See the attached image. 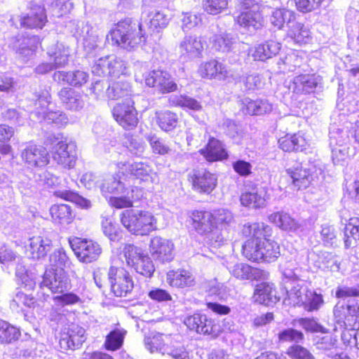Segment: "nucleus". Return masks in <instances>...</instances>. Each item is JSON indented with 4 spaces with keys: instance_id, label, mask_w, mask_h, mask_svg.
<instances>
[{
    "instance_id": "62",
    "label": "nucleus",
    "mask_w": 359,
    "mask_h": 359,
    "mask_svg": "<svg viewBox=\"0 0 359 359\" xmlns=\"http://www.w3.org/2000/svg\"><path fill=\"white\" fill-rule=\"evenodd\" d=\"M205 306L211 311L219 316L228 315L231 312V309L228 306L217 302H206Z\"/></svg>"
},
{
    "instance_id": "14",
    "label": "nucleus",
    "mask_w": 359,
    "mask_h": 359,
    "mask_svg": "<svg viewBox=\"0 0 359 359\" xmlns=\"http://www.w3.org/2000/svg\"><path fill=\"white\" fill-rule=\"evenodd\" d=\"M22 160L27 168L41 169L50 163L49 152L47 149L38 144H30L22 151Z\"/></svg>"
},
{
    "instance_id": "43",
    "label": "nucleus",
    "mask_w": 359,
    "mask_h": 359,
    "mask_svg": "<svg viewBox=\"0 0 359 359\" xmlns=\"http://www.w3.org/2000/svg\"><path fill=\"white\" fill-rule=\"evenodd\" d=\"M294 18L292 12L285 8L276 9L271 17V22L274 27L280 29L286 22H290Z\"/></svg>"
},
{
    "instance_id": "2",
    "label": "nucleus",
    "mask_w": 359,
    "mask_h": 359,
    "mask_svg": "<svg viewBox=\"0 0 359 359\" xmlns=\"http://www.w3.org/2000/svg\"><path fill=\"white\" fill-rule=\"evenodd\" d=\"M107 39L112 46L131 50L144 43L146 36L141 22L132 18H125L113 25Z\"/></svg>"
},
{
    "instance_id": "17",
    "label": "nucleus",
    "mask_w": 359,
    "mask_h": 359,
    "mask_svg": "<svg viewBox=\"0 0 359 359\" xmlns=\"http://www.w3.org/2000/svg\"><path fill=\"white\" fill-rule=\"evenodd\" d=\"M85 330L78 324L71 323L60 332L59 345L61 349L74 350L85 341Z\"/></svg>"
},
{
    "instance_id": "26",
    "label": "nucleus",
    "mask_w": 359,
    "mask_h": 359,
    "mask_svg": "<svg viewBox=\"0 0 359 359\" xmlns=\"http://www.w3.org/2000/svg\"><path fill=\"white\" fill-rule=\"evenodd\" d=\"M173 342V337L156 332H150L144 339L146 348L150 353H161L165 354L168 345Z\"/></svg>"
},
{
    "instance_id": "35",
    "label": "nucleus",
    "mask_w": 359,
    "mask_h": 359,
    "mask_svg": "<svg viewBox=\"0 0 359 359\" xmlns=\"http://www.w3.org/2000/svg\"><path fill=\"white\" fill-rule=\"evenodd\" d=\"M127 332L123 329L115 328L110 331L105 337L104 348L110 351L120 349L123 344Z\"/></svg>"
},
{
    "instance_id": "33",
    "label": "nucleus",
    "mask_w": 359,
    "mask_h": 359,
    "mask_svg": "<svg viewBox=\"0 0 359 359\" xmlns=\"http://www.w3.org/2000/svg\"><path fill=\"white\" fill-rule=\"evenodd\" d=\"M289 298L293 302L294 304L304 306V309L308 311H311L314 309L313 294L310 292L309 295L306 288L293 289L289 294Z\"/></svg>"
},
{
    "instance_id": "47",
    "label": "nucleus",
    "mask_w": 359,
    "mask_h": 359,
    "mask_svg": "<svg viewBox=\"0 0 359 359\" xmlns=\"http://www.w3.org/2000/svg\"><path fill=\"white\" fill-rule=\"evenodd\" d=\"M133 269L137 273L148 278L151 277L155 271L152 261L150 257L145 254L143 255L140 260L137 262V265H135Z\"/></svg>"
},
{
    "instance_id": "61",
    "label": "nucleus",
    "mask_w": 359,
    "mask_h": 359,
    "mask_svg": "<svg viewBox=\"0 0 359 359\" xmlns=\"http://www.w3.org/2000/svg\"><path fill=\"white\" fill-rule=\"evenodd\" d=\"M15 255L13 250L7 245L0 243V262L8 263L15 260Z\"/></svg>"
},
{
    "instance_id": "49",
    "label": "nucleus",
    "mask_w": 359,
    "mask_h": 359,
    "mask_svg": "<svg viewBox=\"0 0 359 359\" xmlns=\"http://www.w3.org/2000/svg\"><path fill=\"white\" fill-rule=\"evenodd\" d=\"M165 354L170 355L173 359H189L188 351L174 338L173 342L168 345Z\"/></svg>"
},
{
    "instance_id": "54",
    "label": "nucleus",
    "mask_w": 359,
    "mask_h": 359,
    "mask_svg": "<svg viewBox=\"0 0 359 359\" xmlns=\"http://www.w3.org/2000/svg\"><path fill=\"white\" fill-rule=\"evenodd\" d=\"M232 168L236 173L241 177H248L252 173V165L244 160H237L232 163Z\"/></svg>"
},
{
    "instance_id": "31",
    "label": "nucleus",
    "mask_w": 359,
    "mask_h": 359,
    "mask_svg": "<svg viewBox=\"0 0 359 359\" xmlns=\"http://www.w3.org/2000/svg\"><path fill=\"white\" fill-rule=\"evenodd\" d=\"M344 245L346 248H351L359 241V216L351 217L344 226Z\"/></svg>"
},
{
    "instance_id": "44",
    "label": "nucleus",
    "mask_w": 359,
    "mask_h": 359,
    "mask_svg": "<svg viewBox=\"0 0 359 359\" xmlns=\"http://www.w3.org/2000/svg\"><path fill=\"white\" fill-rule=\"evenodd\" d=\"M27 251L34 259H39L46 255V245L40 236L32 237L29 240Z\"/></svg>"
},
{
    "instance_id": "60",
    "label": "nucleus",
    "mask_w": 359,
    "mask_h": 359,
    "mask_svg": "<svg viewBox=\"0 0 359 359\" xmlns=\"http://www.w3.org/2000/svg\"><path fill=\"white\" fill-rule=\"evenodd\" d=\"M15 297L18 302L27 308H34L37 305V300L33 295L27 294L23 292H18Z\"/></svg>"
},
{
    "instance_id": "41",
    "label": "nucleus",
    "mask_w": 359,
    "mask_h": 359,
    "mask_svg": "<svg viewBox=\"0 0 359 359\" xmlns=\"http://www.w3.org/2000/svg\"><path fill=\"white\" fill-rule=\"evenodd\" d=\"M122 252L127 265L132 268L137 265V262L144 255L141 249L133 244H126Z\"/></svg>"
},
{
    "instance_id": "27",
    "label": "nucleus",
    "mask_w": 359,
    "mask_h": 359,
    "mask_svg": "<svg viewBox=\"0 0 359 359\" xmlns=\"http://www.w3.org/2000/svg\"><path fill=\"white\" fill-rule=\"evenodd\" d=\"M53 78L58 83L80 88L88 82V75L86 72L76 70L74 72L57 71Z\"/></svg>"
},
{
    "instance_id": "18",
    "label": "nucleus",
    "mask_w": 359,
    "mask_h": 359,
    "mask_svg": "<svg viewBox=\"0 0 359 359\" xmlns=\"http://www.w3.org/2000/svg\"><path fill=\"white\" fill-rule=\"evenodd\" d=\"M198 152L210 163L224 161L229 158L224 143L213 136L209 137L207 143Z\"/></svg>"
},
{
    "instance_id": "38",
    "label": "nucleus",
    "mask_w": 359,
    "mask_h": 359,
    "mask_svg": "<svg viewBox=\"0 0 359 359\" xmlns=\"http://www.w3.org/2000/svg\"><path fill=\"white\" fill-rule=\"evenodd\" d=\"M277 49L274 41H267L255 47L252 57L255 60L263 61L276 55Z\"/></svg>"
},
{
    "instance_id": "32",
    "label": "nucleus",
    "mask_w": 359,
    "mask_h": 359,
    "mask_svg": "<svg viewBox=\"0 0 359 359\" xmlns=\"http://www.w3.org/2000/svg\"><path fill=\"white\" fill-rule=\"evenodd\" d=\"M156 122L158 127L165 131L170 132L174 130L179 121L177 114L170 110H159L155 112Z\"/></svg>"
},
{
    "instance_id": "45",
    "label": "nucleus",
    "mask_w": 359,
    "mask_h": 359,
    "mask_svg": "<svg viewBox=\"0 0 359 359\" xmlns=\"http://www.w3.org/2000/svg\"><path fill=\"white\" fill-rule=\"evenodd\" d=\"M173 105L183 109H189L193 111H200L202 109V105L195 98L189 97L186 95H180L176 97L173 102Z\"/></svg>"
},
{
    "instance_id": "23",
    "label": "nucleus",
    "mask_w": 359,
    "mask_h": 359,
    "mask_svg": "<svg viewBox=\"0 0 359 359\" xmlns=\"http://www.w3.org/2000/svg\"><path fill=\"white\" fill-rule=\"evenodd\" d=\"M198 72L201 78L208 80H225L228 77L225 65L215 59L201 63Z\"/></svg>"
},
{
    "instance_id": "59",
    "label": "nucleus",
    "mask_w": 359,
    "mask_h": 359,
    "mask_svg": "<svg viewBox=\"0 0 359 359\" xmlns=\"http://www.w3.org/2000/svg\"><path fill=\"white\" fill-rule=\"evenodd\" d=\"M18 284L27 290H34L36 286L35 280L27 272L20 273L18 275Z\"/></svg>"
},
{
    "instance_id": "57",
    "label": "nucleus",
    "mask_w": 359,
    "mask_h": 359,
    "mask_svg": "<svg viewBox=\"0 0 359 359\" xmlns=\"http://www.w3.org/2000/svg\"><path fill=\"white\" fill-rule=\"evenodd\" d=\"M335 296L339 299L359 297V285L354 287H338L336 290Z\"/></svg>"
},
{
    "instance_id": "36",
    "label": "nucleus",
    "mask_w": 359,
    "mask_h": 359,
    "mask_svg": "<svg viewBox=\"0 0 359 359\" xmlns=\"http://www.w3.org/2000/svg\"><path fill=\"white\" fill-rule=\"evenodd\" d=\"M170 18L161 11H151L149 14L148 27L153 32H159L169 24Z\"/></svg>"
},
{
    "instance_id": "8",
    "label": "nucleus",
    "mask_w": 359,
    "mask_h": 359,
    "mask_svg": "<svg viewBox=\"0 0 359 359\" xmlns=\"http://www.w3.org/2000/svg\"><path fill=\"white\" fill-rule=\"evenodd\" d=\"M111 115L116 123L125 130H135L140 123L138 111L134 100L130 97L116 103L111 109Z\"/></svg>"
},
{
    "instance_id": "34",
    "label": "nucleus",
    "mask_w": 359,
    "mask_h": 359,
    "mask_svg": "<svg viewBox=\"0 0 359 359\" xmlns=\"http://www.w3.org/2000/svg\"><path fill=\"white\" fill-rule=\"evenodd\" d=\"M21 337L20 330L7 321L0 320V344H9Z\"/></svg>"
},
{
    "instance_id": "64",
    "label": "nucleus",
    "mask_w": 359,
    "mask_h": 359,
    "mask_svg": "<svg viewBox=\"0 0 359 359\" xmlns=\"http://www.w3.org/2000/svg\"><path fill=\"white\" fill-rule=\"evenodd\" d=\"M254 359H287V357L283 351H265Z\"/></svg>"
},
{
    "instance_id": "55",
    "label": "nucleus",
    "mask_w": 359,
    "mask_h": 359,
    "mask_svg": "<svg viewBox=\"0 0 359 359\" xmlns=\"http://www.w3.org/2000/svg\"><path fill=\"white\" fill-rule=\"evenodd\" d=\"M181 21L182 27L187 29H191L202 24L201 15L190 12L184 13Z\"/></svg>"
},
{
    "instance_id": "37",
    "label": "nucleus",
    "mask_w": 359,
    "mask_h": 359,
    "mask_svg": "<svg viewBox=\"0 0 359 359\" xmlns=\"http://www.w3.org/2000/svg\"><path fill=\"white\" fill-rule=\"evenodd\" d=\"M15 130L8 124H0V154L6 156L12 152V147L8 142L13 137Z\"/></svg>"
},
{
    "instance_id": "30",
    "label": "nucleus",
    "mask_w": 359,
    "mask_h": 359,
    "mask_svg": "<svg viewBox=\"0 0 359 359\" xmlns=\"http://www.w3.org/2000/svg\"><path fill=\"white\" fill-rule=\"evenodd\" d=\"M278 145L285 152L299 151L306 149L308 142L302 135L287 133L279 138Z\"/></svg>"
},
{
    "instance_id": "6",
    "label": "nucleus",
    "mask_w": 359,
    "mask_h": 359,
    "mask_svg": "<svg viewBox=\"0 0 359 359\" xmlns=\"http://www.w3.org/2000/svg\"><path fill=\"white\" fill-rule=\"evenodd\" d=\"M120 222L135 236H144L157 229V219L146 209H127L120 214Z\"/></svg>"
},
{
    "instance_id": "53",
    "label": "nucleus",
    "mask_w": 359,
    "mask_h": 359,
    "mask_svg": "<svg viewBox=\"0 0 359 359\" xmlns=\"http://www.w3.org/2000/svg\"><path fill=\"white\" fill-rule=\"evenodd\" d=\"M148 142L154 154L158 155H165L170 151L169 147L160 138L155 136H151L148 138Z\"/></svg>"
},
{
    "instance_id": "7",
    "label": "nucleus",
    "mask_w": 359,
    "mask_h": 359,
    "mask_svg": "<svg viewBox=\"0 0 359 359\" xmlns=\"http://www.w3.org/2000/svg\"><path fill=\"white\" fill-rule=\"evenodd\" d=\"M184 323L190 332L210 339H217L223 332L219 320L205 313H194L185 318Z\"/></svg>"
},
{
    "instance_id": "48",
    "label": "nucleus",
    "mask_w": 359,
    "mask_h": 359,
    "mask_svg": "<svg viewBox=\"0 0 359 359\" xmlns=\"http://www.w3.org/2000/svg\"><path fill=\"white\" fill-rule=\"evenodd\" d=\"M304 334L294 328H287L280 331L278 339L281 342H299L304 340Z\"/></svg>"
},
{
    "instance_id": "28",
    "label": "nucleus",
    "mask_w": 359,
    "mask_h": 359,
    "mask_svg": "<svg viewBox=\"0 0 359 359\" xmlns=\"http://www.w3.org/2000/svg\"><path fill=\"white\" fill-rule=\"evenodd\" d=\"M172 244L168 240L154 236L150 241L149 250L152 256L162 262L172 259Z\"/></svg>"
},
{
    "instance_id": "16",
    "label": "nucleus",
    "mask_w": 359,
    "mask_h": 359,
    "mask_svg": "<svg viewBox=\"0 0 359 359\" xmlns=\"http://www.w3.org/2000/svg\"><path fill=\"white\" fill-rule=\"evenodd\" d=\"M52 158L57 165L65 169L74 167L76 161V146L67 140L57 142L53 147Z\"/></svg>"
},
{
    "instance_id": "11",
    "label": "nucleus",
    "mask_w": 359,
    "mask_h": 359,
    "mask_svg": "<svg viewBox=\"0 0 359 359\" xmlns=\"http://www.w3.org/2000/svg\"><path fill=\"white\" fill-rule=\"evenodd\" d=\"M264 16L261 6L255 0H242L241 11L234 18V22L238 26L249 29H259L264 26Z\"/></svg>"
},
{
    "instance_id": "52",
    "label": "nucleus",
    "mask_w": 359,
    "mask_h": 359,
    "mask_svg": "<svg viewBox=\"0 0 359 359\" xmlns=\"http://www.w3.org/2000/svg\"><path fill=\"white\" fill-rule=\"evenodd\" d=\"M286 354L292 359H310L311 354L309 351L298 344H294L288 347Z\"/></svg>"
},
{
    "instance_id": "10",
    "label": "nucleus",
    "mask_w": 359,
    "mask_h": 359,
    "mask_svg": "<svg viewBox=\"0 0 359 359\" xmlns=\"http://www.w3.org/2000/svg\"><path fill=\"white\" fill-rule=\"evenodd\" d=\"M111 292L117 297H126L134 288L130 272L122 265H111L107 272Z\"/></svg>"
},
{
    "instance_id": "21",
    "label": "nucleus",
    "mask_w": 359,
    "mask_h": 359,
    "mask_svg": "<svg viewBox=\"0 0 359 359\" xmlns=\"http://www.w3.org/2000/svg\"><path fill=\"white\" fill-rule=\"evenodd\" d=\"M266 187L258 188L253 187L250 190L243 192L240 196L242 205L253 209L264 208L269 198Z\"/></svg>"
},
{
    "instance_id": "12",
    "label": "nucleus",
    "mask_w": 359,
    "mask_h": 359,
    "mask_svg": "<svg viewBox=\"0 0 359 359\" xmlns=\"http://www.w3.org/2000/svg\"><path fill=\"white\" fill-rule=\"evenodd\" d=\"M70 245L78 260L84 264L97 261L102 252L100 245L93 239L75 237Z\"/></svg>"
},
{
    "instance_id": "40",
    "label": "nucleus",
    "mask_w": 359,
    "mask_h": 359,
    "mask_svg": "<svg viewBox=\"0 0 359 359\" xmlns=\"http://www.w3.org/2000/svg\"><path fill=\"white\" fill-rule=\"evenodd\" d=\"M292 182L298 189H303L309 187L312 182V175L306 169L295 168L291 174Z\"/></svg>"
},
{
    "instance_id": "46",
    "label": "nucleus",
    "mask_w": 359,
    "mask_h": 359,
    "mask_svg": "<svg viewBox=\"0 0 359 359\" xmlns=\"http://www.w3.org/2000/svg\"><path fill=\"white\" fill-rule=\"evenodd\" d=\"M133 269L137 273L148 278L151 277L155 271L152 261L150 257L145 254L143 255L140 260L137 262V265H135Z\"/></svg>"
},
{
    "instance_id": "56",
    "label": "nucleus",
    "mask_w": 359,
    "mask_h": 359,
    "mask_svg": "<svg viewBox=\"0 0 359 359\" xmlns=\"http://www.w3.org/2000/svg\"><path fill=\"white\" fill-rule=\"evenodd\" d=\"M148 297L151 299L158 302H170L172 299V295L168 290L158 287H155L149 290Z\"/></svg>"
},
{
    "instance_id": "13",
    "label": "nucleus",
    "mask_w": 359,
    "mask_h": 359,
    "mask_svg": "<svg viewBox=\"0 0 359 359\" xmlns=\"http://www.w3.org/2000/svg\"><path fill=\"white\" fill-rule=\"evenodd\" d=\"M187 177L191 189L200 194H210L218 184L217 174L208 168L194 169Z\"/></svg>"
},
{
    "instance_id": "22",
    "label": "nucleus",
    "mask_w": 359,
    "mask_h": 359,
    "mask_svg": "<svg viewBox=\"0 0 359 359\" xmlns=\"http://www.w3.org/2000/svg\"><path fill=\"white\" fill-rule=\"evenodd\" d=\"M166 282L172 288L184 289L195 285L193 274L184 269L169 270L165 274Z\"/></svg>"
},
{
    "instance_id": "63",
    "label": "nucleus",
    "mask_w": 359,
    "mask_h": 359,
    "mask_svg": "<svg viewBox=\"0 0 359 359\" xmlns=\"http://www.w3.org/2000/svg\"><path fill=\"white\" fill-rule=\"evenodd\" d=\"M243 83L247 90H254L260 87L261 79L257 75L250 74L245 77Z\"/></svg>"
},
{
    "instance_id": "50",
    "label": "nucleus",
    "mask_w": 359,
    "mask_h": 359,
    "mask_svg": "<svg viewBox=\"0 0 359 359\" xmlns=\"http://www.w3.org/2000/svg\"><path fill=\"white\" fill-rule=\"evenodd\" d=\"M60 294L53 297V300L62 306L74 305L82 302L80 297L72 292H65Z\"/></svg>"
},
{
    "instance_id": "25",
    "label": "nucleus",
    "mask_w": 359,
    "mask_h": 359,
    "mask_svg": "<svg viewBox=\"0 0 359 359\" xmlns=\"http://www.w3.org/2000/svg\"><path fill=\"white\" fill-rule=\"evenodd\" d=\"M49 215L53 224L69 225L74 222L76 212L72 207L66 203H55L49 208Z\"/></svg>"
},
{
    "instance_id": "15",
    "label": "nucleus",
    "mask_w": 359,
    "mask_h": 359,
    "mask_svg": "<svg viewBox=\"0 0 359 359\" xmlns=\"http://www.w3.org/2000/svg\"><path fill=\"white\" fill-rule=\"evenodd\" d=\"M29 12L21 15V28L31 30L42 29L48 22V16L43 6L31 2L28 6Z\"/></svg>"
},
{
    "instance_id": "29",
    "label": "nucleus",
    "mask_w": 359,
    "mask_h": 359,
    "mask_svg": "<svg viewBox=\"0 0 359 359\" xmlns=\"http://www.w3.org/2000/svg\"><path fill=\"white\" fill-rule=\"evenodd\" d=\"M57 97L67 110L77 111L83 107L82 95L70 87H63L57 93Z\"/></svg>"
},
{
    "instance_id": "5",
    "label": "nucleus",
    "mask_w": 359,
    "mask_h": 359,
    "mask_svg": "<svg viewBox=\"0 0 359 359\" xmlns=\"http://www.w3.org/2000/svg\"><path fill=\"white\" fill-rule=\"evenodd\" d=\"M187 222L194 231L207 236L229 223V217L223 210L194 209L188 212Z\"/></svg>"
},
{
    "instance_id": "42",
    "label": "nucleus",
    "mask_w": 359,
    "mask_h": 359,
    "mask_svg": "<svg viewBox=\"0 0 359 359\" xmlns=\"http://www.w3.org/2000/svg\"><path fill=\"white\" fill-rule=\"evenodd\" d=\"M270 220L283 230H291L296 226L295 220L287 212H276L270 215Z\"/></svg>"
},
{
    "instance_id": "3",
    "label": "nucleus",
    "mask_w": 359,
    "mask_h": 359,
    "mask_svg": "<svg viewBox=\"0 0 359 359\" xmlns=\"http://www.w3.org/2000/svg\"><path fill=\"white\" fill-rule=\"evenodd\" d=\"M50 267L43 274L41 284L48 288L53 294L63 293L72 288V282L65 268L69 262L66 253L60 250L50 256Z\"/></svg>"
},
{
    "instance_id": "9",
    "label": "nucleus",
    "mask_w": 359,
    "mask_h": 359,
    "mask_svg": "<svg viewBox=\"0 0 359 359\" xmlns=\"http://www.w3.org/2000/svg\"><path fill=\"white\" fill-rule=\"evenodd\" d=\"M145 86L152 88L158 95L172 94L179 90V86L173 76L167 70H150L144 75Z\"/></svg>"
},
{
    "instance_id": "58",
    "label": "nucleus",
    "mask_w": 359,
    "mask_h": 359,
    "mask_svg": "<svg viewBox=\"0 0 359 359\" xmlns=\"http://www.w3.org/2000/svg\"><path fill=\"white\" fill-rule=\"evenodd\" d=\"M306 34L307 32L303 29V27L300 24L296 23L290 28L287 35L295 41L302 42L304 41Z\"/></svg>"
},
{
    "instance_id": "51",
    "label": "nucleus",
    "mask_w": 359,
    "mask_h": 359,
    "mask_svg": "<svg viewBox=\"0 0 359 359\" xmlns=\"http://www.w3.org/2000/svg\"><path fill=\"white\" fill-rule=\"evenodd\" d=\"M133 201L126 196H111L108 199L109 205L115 209H130L133 206Z\"/></svg>"
},
{
    "instance_id": "4",
    "label": "nucleus",
    "mask_w": 359,
    "mask_h": 359,
    "mask_svg": "<svg viewBox=\"0 0 359 359\" xmlns=\"http://www.w3.org/2000/svg\"><path fill=\"white\" fill-rule=\"evenodd\" d=\"M116 166L117 170L112 178L105 181L102 186V190L109 194L116 192L118 186L130 177L141 181H149L152 178V168L145 162H118Z\"/></svg>"
},
{
    "instance_id": "39",
    "label": "nucleus",
    "mask_w": 359,
    "mask_h": 359,
    "mask_svg": "<svg viewBox=\"0 0 359 359\" xmlns=\"http://www.w3.org/2000/svg\"><path fill=\"white\" fill-rule=\"evenodd\" d=\"M228 0H201V7L204 13L210 15H217L228 8Z\"/></svg>"
},
{
    "instance_id": "19",
    "label": "nucleus",
    "mask_w": 359,
    "mask_h": 359,
    "mask_svg": "<svg viewBox=\"0 0 359 359\" xmlns=\"http://www.w3.org/2000/svg\"><path fill=\"white\" fill-rule=\"evenodd\" d=\"M252 298L255 303L269 306L280 300L277 288L273 283L261 282L255 287Z\"/></svg>"
},
{
    "instance_id": "20",
    "label": "nucleus",
    "mask_w": 359,
    "mask_h": 359,
    "mask_svg": "<svg viewBox=\"0 0 359 359\" xmlns=\"http://www.w3.org/2000/svg\"><path fill=\"white\" fill-rule=\"evenodd\" d=\"M206 46L204 36L189 34L184 37L179 45V48L182 55L190 58H200Z\"/></svg>"
},
{
    "instance_id": "1",
    "label": "nucleus",
    "mask_w": 359,
    "mask_h": 359,
    "mask_svg": "<svg viewBox=\"0 0 359 359\" xmlns=\"http://www.w3.org/2000/svg\"><path fill=\"white\" fill-rule=\"evenodd\" d=\"M244 241L241 245L242 256L252 263H272L280 255L279 244L271 238V228L262 223L244 225L242 230Z\"/></svg>"
},
{
    "instance_id": "24",
    "label": "nucleus",
    "mask_w": 359,
    "mask_h": 359,
    "mask_svg": "<svg viewBox=\"0 0 359 359\" xmlns=\"http://www.w3.org/2000/svg\"><path fill=\"white\" fill-rule=\"evenodd\" d=\"M231 273L238 280L249 281H259L268 276L265 271L245 263L235 264Z\"/></svg>"
}]
</instances>
